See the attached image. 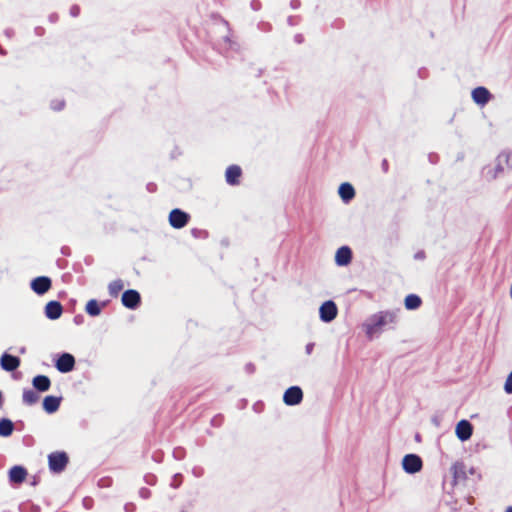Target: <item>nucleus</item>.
<instances>
[{
    "instance_id": "obj_1",
    "label": "nucleus",
    "mask_w": 512,
    "mask_h": 512,
    "mask_svg": "<svg viewBox=\"0 0 512 512\" xmlns=\"http://www.w3.org/2000/svg\"><path fill=\"white\" fill-rule=\"evenodd\" d=\"M400 308L383 310L371 315L364 323L366 335L371 339L385 329H394L399 321Z\"/></svg>"
},
{
    "instance_id": "obj_2",
    "label": "nucleus",
    "mask_w": 512,
    "mask_h": 512,
    "mask_svg": "<svg viewBox=\"0 0 512 512\" xmlns=\"http://www.w3.org/2000/svg\"><path fill=\"white\" fill-rule=\"evenodd\" d=\"M512 159V152L509 150L502 151L496 158V165L494 168H486L485 175L489 179H495L500 173L504 171L505 166H509Z\"/></svg>"
},
{
    "instance_id": "obj_3",
    "label": "nucleus",
    "mask_w": 512,
    "mask_h": 512,
    "mask_svg": "<svg viewBox=\"0 0 512 512\" xmlns=\"http://www.w3.org/2000/svg\"><path fill=\"white\" fill-rule=\"evenodd\" d=\"M68 455L65 452H52L48 455V466L51 472L61 473L68 464Z\"/></svg>"
},
{
    "instance_id": "obj_4",
    "label": "nucleus",
    "mask_w": 512,
    "mask_h": 512,
    "mask_svg": "<svg viewBox=\"0 0 512 512\" xmlns=\"http://www.w3.org/2000/svg\"><path fill=\"white\" fill-rule=\"evenodd\" d=\"M338 314V308L334 301H325L319 308V316L321 321L329 323L333 321Z\"/></svg>"
},
{
    "instance_id": "obj_5",
    "label": "nucleus",
    "mask_w": 512,
    "mask_h": 512,
    "mask_svg": "<svg viewBox=\"0 0 512 512\" xmlns=\"http://www.w3.org/2000/svg\"><path fill=\"white\" fill-rule=\"evenodd\" d=\"M190 219V215L181 209H173L169 214V223L175 229L185 227Z\"/></svg>"
},
{
    "instance_id": "obj_6",
    "label": "nucleus",
    "mask_w": 512,
    "mask_h": 512,
    "mask_svg": "<svg viewBox=\"0 0 512 512\" xmlns=\"http://www.w3.org/2000/svg\"><path fill=\"white\" fill-rule=\"evenodd\" d=\"M402 467L406 473H417L422 469V460L416 454H407L402 460Z\"/></svg>"
},
{
    "instance_id": "obj_7",
    "label": "nucleus",
    "mask_w": 512,
    "mask_h": 512,
    "mask_svg": "<svg viewBox=\"0 0 512 512\" xmlns=\"http://www.w3.org/2000/svg\"><path fill=\"white\" fill-rule=\"evenodd\" d=\"M303 399L302 389L298 386L289 387L283 395V401L288 406H294L301 403Z\"/></svg>"
},
{
    "instance_id": "obj_8",
    "label": "nucleus",
    "mask_w": 512,
    "mask_h": 512,
    "mask_svg": "<svg viewBox=\"0 0 512 512\" xmlns=\"http://www.w3.org/2000/svg\"><path fill=\"white\" fill-rule=\"evenodd\" d=\"M55 366L61 373L71 372L75 367V358L70 353H62L57 359Z\"/></svg>"
},
{
    "instance_id": "obj_9",
    "label": "nucleus",
    "mask_w": 512,
    "mask_h": 512,
    "mask_svg": "<svg viewBox=\"0 0 512 512\" xmlns=\"http://www.w3.org/2000/svg\"><path fill=\"white\" fill-rule=\"evenodd\" d=\"M51 285V279L46 276H39L31 281V289L38 295L45 294L51 288Z\"/></svg>"
},
{
    "instance_id": "obj_10",
    "label": "nucleus",
    "mask_w": 512,
    "mask_h": 512,
    "mask_svg": "<svg viewBox=\"0 0 512 512\" xmlns=\"http://www.w3.org/2000/svg\"><path fill=\"white\" fill-rule=\"evenodd\" d=\"M141 301V297L138 291L129 289L126 290L122 295V304L129 309H136Z\"/></svg>"
},
{
    "instance_id": "obj_11",
    "label": "nucleus",
    "mask_w": 512,
    "mask_h": 512,
    "mask_svg": "<svg viewBox=\"0 0 512 512\" xmlns=\"http://www.w3.org/2000/svg\"><path fill=\"white\" fill-rule=\"evenodd\" d=\"M1 368L7 372H12L20 366V359L16 356L4 353L0 359Z\"/></svg>"
},
{
    "instance_id": "obj_12",
    "label": "nucleus",
    "mask_w": 512,
    "mask_h": 512,
    "mask_svg": "<svg viewBox=\"0 0 512 512\" xmlns=\"http://www.w3.org/2000/svg\"><path fill=\"white\" fill-rule=\"evenodd\" d=\"M456 435L461 441H467L472 436L473 427L468 420H461L456 426Z\"/></svg>"
},
{
    "instance_id": "obj_13",
    "label": "nucleus",
    "mask_w": 512,
    "mask_h": 512,
    "mask_svg": "<svg viewBox=\"0 0 512 512\" xmlns=\"http://www.w3.org/2000/svg\"><path fill=\"white\" fill-rule=\"evenodd\" d=\"M352 260V250L348 246L340 247L335 254V262L338 266H347Z\"/></svg>"
},
{
    "instance_id": "obj_14",
    "label": "nucleus",
    "mask_w": 512,
    "mask_h": 512,
    "mask_svg": "<svg viewBox=\"0 0 512 512\" xmlns=\"http://www.w3.org/2000/svg\"><path fill=\"white\" fill-rule=\"evenodd\" d=\"M62 305L58 301H50L45 306V315L51 320H56L62 315Z\"/></svg>"
},
{
    "instance_id": "obj_15",
    "label": "nucleus",
    "mask_w": 512,
    "mask_h": 512,
    "mask_svg": "<svg viewBox=\"0 0 512 512\" xmlns=\"http://www.w3.org/2000/svg\"><path fill=\"white\" fill-rule=\"evenodd\" d=\"M242 174V170L237 165H231L226 169L225 178L229 185L239 184V178Z\"/></svg>"
},
{
    "instance_id": "obj_16",
    "label": "nucleus",
    "mask_w": 512,
    "mask_h": 512,
    "mask_svg": "<svg viewBox=\"0 0 512 512\" xmlns=\"http://www.w3.org/2000/svg\"><path fill=\"white\" fill-rule=\"evenodd\" d=\"M338 193L344 203H349L355 197V189L348 182L339 186Z\"/></svg>"
},
{
    "instance_id": "obj_17",
    "label": "nucleus",
    "mask_w": 512,
    "mask_h": 512,
    "mask_svg": "<svg viewBox=\"0 0 512 512\" xmlns=\"http://www.w3.org/2000/svg\"><path fill=\"white\" fill-rule=\"evenodd\" d=\"M472 99L475 103L484 105L490 99V92L485 87H477L472 91Z\"/></svg>"
},
{
    "instance_id": "obj_18",
    "label": "nucleus",
    "mask_w": 512,
    "mask_h": 512,
    "mask_svg": "<svg viewBox=\"0 0 512 512\" xmlns=\"http://www.w3.org/2000/svg\"><path fill=\"white\" fill-rule=\"evenodd\" d=\"M61 403V398L56 396H46L43 400V408L44 410L51 414L56 412L59 409Z\"/></svg>"
},
{
    "instance_id": "obj_19",
    "label": "nucleus",
    "mask_w": 512,
    "mask_h": 512,
    "mask_svg": "<svg viewBox=\"0 0 512 512\" xmlns=\"http://www.w3.org/2000/svg\"><path fill=\"white\" fill-rule=\"evenodd\" d=\"M27 475V471L22 466H13L9 471V479L13 483H22Z\"/></svg>"
},
{
    "instance_id": "obj_20",
    "label": "nucleus",
    "mask_w": 512,
    "mask_h": 512,
    "mask_svg": "<svg viewBox=\"0 0 512 512\" xmlns=\"http://www.w3.org/2000/svg\"><path fill=\"white\" fill-rule=\"evenodd\" d=\"M33 387L39 392L49 390L51 386L50 379L45 375H37L32 380Z\"/></svg>"
},
{
    "instance_id": "obj_21",
    "label": "nucleus",
    "mask_w": 512,
    "mask_h": 512,
    "mask_svg": "<svg viewBox=\"0 0 512 512\" xmlns=\"http://www.w3.org/2000/svg\"><path fill=\"white\" fill-rule=\"evenodd\" d=\"M422 300L416 294H409L405 297L404 304L407 310H416L421 306Z\"/></svg>"
},
{
    "instance_id": "obj_22",
    "label": "nucleus",
    "mask_w": 512,
    "mask_h": 512,
    "mask_svg": "<svg viewBox=\"0 0 512 512\" xmlns=\"http://www.w3.org/2000/svg\"><path fill=\"white\" fill-rule=\"evenodd\" d=\"M14 424L10 419L2 418L0 420V436L8 437L13 433Z\"/></svg>"
},
{
    "instance_id": "obj_23",
    "label": "nucleus",
    "mask_w": 512,
    "mask_h": 512,
    "mask_svg": "<svg viewBox=\"0 0 512 512\" xmlns=\"http://www.w3.org/2000/svg\"><path fill=\"white\" fill-rule=\"evenodd\" d=\"M22 399L24 404L31 406L39 401V395L32 389H25L23 391Z\"/></svg>"
},
{
    "instance_id": "obj_24",
    "label": "nucleus",
    "mask_w": 512,
    "mask_h": 512,
    "mask_svg": "<svg viewBox=\"0 0 512 512\" xmlns=\"http://www.w3.org/2000/svg\"><path fill=\"white\" fill-rule=\"evenodd\" d=\"M85 311L92 317H96L101 313V305L96 299H91L87 302Z\"/></svg>"
},
{
    "instance_id": "obj_25",
    "label": "nucleus",
    "mask_w": 512,
    "mask_h": 512,
    "mask_svg": "<svg viewBox=\"0 0 512 512\" xmlns=\"http://www.w3.org/2000/svg\"><path fill=\"white\" fill-rule=\"evenodd\" d=\"M123 288L124 284L122 280H114L108 286L109 294L112 297H116Z\"/></svg>"
},
{
    "instance_id": "obj_26",
    "label": "nucleus",
    "mask_w": 512,
    "mask_h": 512,
    "mask_svg": "<svg viewBox=\"0 0 512 512\" xmlns=\"http://www.w3.org/2000/svg\"><path fill=\"white\" fill-rule=\"evenodd\" d=\"M237 44L234 43L229 37H224L223 39V49L225 50H236Z\"/></svg>"
},
{
    "instance_id": "obj_27",
    "label": "nucleus",
    "mask_w": 512,
    "mask_h": 512,
    "mask_svg": "<svg viewBox=\"0 0 512 512\" xmlns=\"http://www.w3.org/2000/svg\"><path fill=\"white\" fill-rule=\"evenodd\" d=\"M504 391L507 394H512V371L509 373V375L506 378V381L504 383Z\"/></svg>"
},
{
    "instance_id": "obj_28",
    "label": "nucleus",
    "mask_w": 512,
    "mask_h": 512,
    "mask_svg": "<svg viewBox=\"0 0 512 512\" xmlns=\"http://www.w3.org/2000/svg\"><path fill=\"white\" fill-rule=\"evenodd\" d=\"M182 483V475L181 474H175L173 476V479H172V482H171V486L173 488H178Z\"/></svg>"
},
{
    "instance_id": "obj_29",
    "label": "nucleus",
    "mask_w": 512,
    "mask_h": 512,
    "mask_svg": "<svg viewBox=\"0 0 512 512\" xmlns=\"http://www.w3.org/2000/svg\"><path fill=\"white\" fill-rule=\"evenodd\" d=\"M64 107V101L63 100H55L51 102V108L53 110L59 111Z\"/></svg>"
},
{
    "instance_id": "obj_30",
    "label": "nucleus",
    "mask_w": 512,
    "mask_h": 512,
    "mask_svg": "<svg viewBox=\"0 0 512 512\" xmlns=\"http://www.w3.org/2000/svg\"><path fill=\"white\" fill-rule=\"evenodd\" d=\"M183 454H184V451H183L182 448H176L173 451V455L177 459H182L183 458Z\"/></svg>"
},
{
    "instance_id": "obj_31",
    "label": "nucleus",
    "mask_w": 512,
    "mask_h": 512,
    "mask_svg": "<svg viewBox=\"0 0 512 512\" xmlns=\"http://www.w3.org/2000/svg\"><path fill=\"white\" fill-rule=\"evenodd\" d=\"M80 13V8L78 6H72L71 9H70V14L73 16V17H77Z\"/></svg>"
},
{
    "instance_id": "obj_32",
    "label": "nucleus",
    "mask_w": 512,
    "mask_h": 512,
    "mask_svg": "<svg viewBox=\"0 0 512 512\" xmlns=\"http://www.w3.org/2000/svg\"><path fill=\"white\" fill-rule=\"evenodd\" d=\"M314 349V343H308L305 347L306 354L310 355Z\"/></svg>"
},
{
    "instance_id": "obj_33",
    "label": "nucleus",
    "mask_w": 512,
    "mask_h": 512,
    "mask_svg": "<svg viewBox=\"0 0 512 512\" xmlns=\"http://www.w3.org/2000/svg\"><path fill=\"white\" fill-rule=\"evenodd\" d=\"M140 495H141V497H143V498H148V497H149V495H150V491H149L148 489H146V488H142V489L140 490Z\"/></svg>"
},
{
    "instance_id": "obj_34",
    "label": "nucleus",
    "mask_w": 512,
    "mask_h": 512,
    "mask_svg": "<svg viewBox=\"0 0 512 512\" xmlns=\"http://www.w3.org/2000/svg\"><path fill=\"white\" fill-rule=\"evenodd\" d=\"M108 482H109V480H107V479H101V480L99 481V485H100V486H108V485H109V483H108Z\"/></svg>"
},
{
    "instance_id": "obj_35",
    "label": "nucleus",
    "mask_w": 512,
    "mask_h": 512,
    "mask_svg": "<svg viewBox=\"0 0 512 512\" xmlns=\"http://www.w3.org/2000/svg\"><path fill=\"white\" fill-rule=\"evenodd\" d=\"M382 167H383L384 171H387V169H388V162H387V160H383Z\"/></svg>"
},
{
    "instance_id": "obj_36",
    "label": "nucleus",
    "mask_w": 512,
    "mask_h": 512,
    "mask_svg": "<svg viewBox=\"0 0 512 512\" xmlns=\"http://www.w3.org/2000/svg\"><path fill=\"white\" fill-rule=\"evenodd\" d=\"M295 41L298 42V43H301L303 41L302 35H296L295 36Z\"/></svg>"
},
{
    "instance_id": "obj_37",
    "label": "nucleus",
    "mask_w": 512,
    "mask_h": 512,
    "mask_svg": "<svg viewBox=\"0 0 512 512\" xmlns=\"http://www.w3.org/2000/svg\"><path fill=\"white\" fill-rule=\"evenodd\" d=\"M424 257V254L422 252H418L416 255H415V258L417 259H422Z\"/></svg>"
},
{
    "instance_id": "obj_38",
    "label": "nucleus",
    "mask_w": 512,
    "mask_h": 512,
    "mask_svg": "<svg viewBox=\"0 0 512 512\" xmlns=\"http://www.w3.org/2000/svg\"><path fill=\"white\" fill-rule=\"evenodd\" d=\"M152 478H153V476H148L146 478V482L149 483V484H152Z\"/></svg>"
},
{
    "instance_id": "obj_39",
    "label": "nucleus",
    "mask_w": 512,
    "mask_h": 512,
    "mask_svg": "<svg viewBox=\"0 0 512 512\" xmlns=\"http://www.w3.org/2000/svg\"><path fill=\"white\" fill-rule=\"evenodd\" d=\"M130 508H131V505H126V506H125V510H126L127 512H130V511H131V509H130Z\"/></svg>"
},
{
    "instance_id": "obj_40",
    "label": "nucleus",
    "mask_w": 512,
    "mask_h": 512,
    "mask_svg": "<svg viewBox=\"0 0 512 512\" xmlns=\"http://www.w3.org/2000/svg\"><path fill=\"white\" fill-rule=\"evenodd\" d=\"M505 512H512V506H509V507L505 510Z\"/></svg>"
},
{
    "instance_id": "obj_41",
    "label": "nucleus",
    "mask_w": 512,
    "mask_h": 512,
    "mask_svg": "<svg viewBox=\"0 0 512 512\" xmlns=\"http://www.w3.org/2000/svg\"><path fill=\"white\" fill-rule=\"evenodd\" d=\"M25 351H26L25 347H22V348L20 349V353H22V354H23V353H25Z\"/></svg>"
},
{
    "instance_id": "obj_42",
    "label": "nucleus",
    "mask_w": 512,
    "mask_h": 512,
    "mask_svg": "<svg viewBox=\"0 0 512 512\" xmlns=\"http://www.w3.org/2000/svg\"><path fill=\"white\" fill-rule=\"evenodd\" d=\"M291 4L293 5V8H296V3H294V1H291Z\"/></svg>"
},
{
    "instance_id": "obj_43",
    "label": "nucleus",
    "mask_w": 512,
    "mask_h": 512,
    "mask_svg": "<svg viewBox=\"0 0 512 512\" xmlns=\"http://www.w3.org/2000/svg\"><path fill=\"white\" fill-rule=\"evenodd\" d=\"M291 4L293 5V8H296V3H294V1H291Z\"/></svg>"
},
{
    "instance_id": "obj_44",
    "label": "nucleus",
    "mask_w": 512,
    "mask_h": 512,
    "mask_svg": "<svg viewBox=\"0 0 512 512\" xmlns=\"http://www.w3.org/2000/svg\"><path fill=\"white\" fill-rule=\"evenodd\" d=\"M291 4L293 5V8H296V3H294V1H291Z\"/></svg>"
},
{
    "instance_id": "obj_45",
    "label": "nucleus",
    "mask_w": 512,
    "mask_h": 512,
    "mask_svg": "<svg viewBox=\"0 0 512 512\" xmlns=\"http://www.w3.org/2000/svg\"><path fill=\"white\" fill-rule=\"evenodd\" d=\"M6 34H7L8 36H10V35H11V31H10V30H7V31H6Z\"/></svg>"
},
{
    "instance_id": "obj_46",
    "label": "nucleus",
    "mask_w": 512,
    "mask_h": 512,
    "mask_svg": "<svg viewBox=\"0 0 512 512\" xmlns=\"http://www.w3.org/2000/svg\"><path fill=\"white\" fill-rule=\"evenodd\" d=\"M194 475L199 476V471H196V472L194 471Z\"/></svg>"
},
{
    "instance_id": "obj_47",
    "label": "nucleus",
    "mask_w": 512,
    "mask_h": 512,
    "mask_svg": "<svg viewBox=\"0 0 512 512\" xmlns=\"http://www.w3.org/2000/svg\"><path fill=\"white\" fill-rule=\"evenodd\" d=\"M194 475L199 476V471H196V472L194 471Z\"/></svg>"
}]
</instances>
